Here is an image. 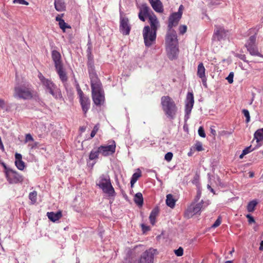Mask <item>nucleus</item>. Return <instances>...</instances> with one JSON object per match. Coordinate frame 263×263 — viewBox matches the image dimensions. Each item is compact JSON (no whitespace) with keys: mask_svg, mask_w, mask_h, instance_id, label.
Returning a JSON list of instances; mask_svg holds the SVG:
<instances>
[{"mask_svg":"<svg viewBox=\"0 0 263 263\" xmlns=\"http://www.w3.org/2000/svg\"><path fill=\"white\" fill-rule=\"evenodd\" d=\"M162 109L166 117L171 120L175 118L178 108L174 101L169 96H163L161 98Z\"/></svg>","mask_w":263,"mask_h":263,"instance_id":"1","label":"nucleus"},{"mask_svg":"<svg viewBox=\"0 0 263 263\" xmlns=\"http://www.w3.org/2000/svg\"><path fill=\"white\" fill-rule=\"evenodd\" d=\"M33 93L32 86L28 83H24L15 86L13 96L20 99L29 100L33 98Z\"/></svg>","mask_w":263,"mask_h":263,"instance_id":"2","label":"nucleus"},{"mask_svg":"<svg viewBox=\"0 0 263 263\" xmlns=\"http://www.w3.org/2000/svg\"><path fill=\"white\" fill-rule=\"evenodd\" d=\"M96 185L103 192L108 195L109 197H114L116 195V192L113 187L110 177L107 174H102L96 181Z\"/></svg>","mask_w":263,"mask_h":263,"instance_id":"3","label":"nucleus"},{"mask_svg":"<svg viewBox=\"0 0 263 263\" xmlns=\"http://www.w3.org/2000/svg\"><path fill=\"white\" fill-rule=\"evenodd\" d=\"M209 204V200L204 201L202 200L197 204L192 203L186 210L184 213L185 217L190 218L194 215L198 214L201 210H204Z\"/></svg>","mask_w":263,"mask_h":263,"instance_id":"4","label":"nucleus"},{"mask_svg":"<svg viewBox=\"0 0 263 263\" xmlns=\"http://www.w3.org/2000/svg\"><path fill=\"white\" fill-rule=\"evenodd\" d=\"M157 32L151 30L149 26H145L142 31L145 46L147 47H151L155 43Z\"/></svg>","mask_w":263,"mask_h":263,"instance_id":"5","label":"nucleus"},{"mask_svg":"<svg viewBox=\"0 0 263 263\" xmlns=\"http://www.w3.org/2000/svg\"><path fill=\"white\" fill-rule=\"evenodd\" d=\"M46 89L56 99L62 98L61 92L53 82L47 79L42 83Z\"/></svg>","mask_w":263,"mask_h":263,"instance_id":"6","label":"nucleus"},{"mask_svg":"<svg viewBox=\"0 0 263 263\" xmlns=\"http://www.w3.org/2000/svg\"><path fill=\"white\" fill-rule=\"evenodd\" d=\"M183 9V6L182 5H181L179 7L178 11L177 12L173 13L169 16L168 30H174L172 29L173 27L178 25L182 15Z\"/></svg>","mask_w":263,"mask_h":263,"instance_id":"7","label":"nucleus"},{"mask_svg":"<svg viewBox=\"0 0 263 263\" xmlns=\"http://www.w3.org/2000/svg\"><path fill=\"white\" fill-rule=\"evenodd\" d=\"M194 104V95L192 92L187 93L185 100L184 122L186 123L190 118V115Z\"/></svg>","mask_w":263,"mask_h":263,"instance_id":"8","label":"nucleus"},{"mask_svg":"<svg viewBox=\"0 0 263 263\" xmlns=\"http://www.w3.org/2000/svg\"><path fill=\"white\" fill-rule=\"evenodd\" d=\"M212 36L213 41H220L226 40L228 31L223 26L215 25Z\"/></svg>","mask_w":263,"mask_h":263,"instance_id":"9","label":"nucleus"},{"mask_svg":"<svg viewBox=\"0 0 263 263\" xmlns=\"http://www.w3.org/2000/svg\"><path fill=\"white\" fill-rule=\"evenodd\" d=\"M142 246H136L134 248L131 253L125 259V263H138L139 253L143 250Z\"/></svg>","mask_w":263,"mask_h":263,"instance_id":"10","label":"nucleus"},{"mask_svg":"<svg viewBox=\"0 0 263 263\" xmlns=\"http://www.w3.org/2000/svg\"><path fill=\"white\" fill-rule=\"evenodd\" d=\"M155 251L156 250L151 248L146 250L142 254H139L138 263H153Z\"/></svg>","mask_w":263,"mask_h":263,"instance_id":"11","label":"nucleus"},{"mask_svg":"<svg viewBox=\"0 0 263 263\" xmlns=\"http://www.w3.org/2000/svg\"><path fill=\"white\" fill-rule=\"evenodd\" d=\"M9 172L6 174L7 181L10 184H16L23 181V177L16 171L9 170Z\"/></svg>","mask_w":263,"mask_h":263,"instance_id":"12","label":"nucleus"},{"mask_svg":"<svg viewBox=\"0 0 263 263\" xmlns=\"http://www.w3.org/2000/svg\"><path fill=\"white\" fill-rule=\"evenodd\" d=\"M120 31L123 35H127L130 33L131 30V26L129 24V20L126 17L120 16Z\"/></svg>","mask_w":263,"mask_h":263,"instance_id":"13","label":"nucleus"},{"mask_svg":"<svg viewBox=\"0 0 263 263\" xmlns=\"http://www.w3.org/2000/svg\"><path fill=\"white\" fill-rule=\"evenodd\" d=\"M90 80L91 92L103 90L102 83L96 73L89 74Z\"/></svg>","mask_w":263,"mask_h":263,"instance_id":"14","label":"nucleus"},{"mask_svg":"<svg viewBox=\"0 0 263 263\" xmlns=\"http://www.w3.org/2000/svg\"><path fill=\"white\" fill-rule=\"evenodd\" d=\"M166 46L178 45L176 32L175 30H168L165 37Z\"/></svg>","mask_w":263,"mask_h":263,"instance_id":"15","label":"nucleus"},{"mask_svg":"<svg viewBox=\"0 0 263 263\" xmlns=\"http://www.w3.org/2000/svg\"><path fill=\"white\" fill-rule=\"evenodd\" d=\"M100 154L103 156L112 155L116 151V144L114 141L112 144L107 145H101L99 147Z\"/></svg>","mask_w":263,"mask_h":263,"instance_id":"16","label":"nucleus"},{"mask_svg":"<svg viewBox=\"0 0 263 263\" xmlns=\"http://www.w3.org/2000/svg\"><path fill=\"white\" fill-rule=\"evenodd\" d=\"M92 98L93 103L97 106L103 104L105 100L104 92L103 90L92 92Z\"/></svg>","mask_w":263,"mask_h":263,"instance_id":"17","label":"nucleus"},{"mask_svg":"<svg viewBox=\"0 0 263 263\" xmlns=\"http://www.w3.org/2000/svg\"><path fill=\"white\" fill-rule=\"evenodd\" d=\"M79 101L84 114L88 111L90 106V100L88 97L82 95L81 97H79Z\"/></svg>","mask_w":263,"mask_h":263,"instance_id":"18","label":"nucleus"},{"mask_svg":"<svg viewBox=\"0 0 263 263\" xmlns=\"http://www.w3.org/2000/svg\"><path fill=\"white\" fill-rule=\"evenodd\" d=\"M168 58L172 60L177 58L179 52L178 45L166 46Z\"/></svg>","mask_w":263,"mask_h":263,"instance_id":"19","label":"nucleus"},{"mask_svg":"<svg viewBox=\"0 0 263 263\" xmlns=\"http://www.w3.org/2000/svg\"><path fill=\"white\" fill-rule=\"evenodd\" d=\"M148 18L149 23L151 25V30L157 32L159 27V21L156 15L154 14L153 12H152L151 15L149 16Z\"/></svg>","mask_w":263,"mask_h":263,"instance_id":"20","label":"nucleus"},{"mask_svg":"<svg viewBox=\"0 0 263 263\" xmlns=\"http://www.w3.org/2000/svg\"><path fill=\"white\" fill-rule=\"evenodd\" d=\"M51 57L54 62L55 67L63 65L61 60V55L59 51L55 50H52L51 52Z\"/></svg>","mask_w":263,"mask_h":263,"instance_id":"21","label":"nucleus"},{"mask_svg":"<svg viewBox=\"0 0 263 263\" xmlns=\"http://www.w3.org/2000/svg\"><path fill=\"white\" fill-rule=\"evenodd\" d=\"M153 9L157 12L162 13L163 11L162 3L160 0H149Z\"/></svg>","mask_w":263,"mask_h":263,"instance_id":"22","label":"nucleus"},{"mask_svg":"<svg viewBox=\"0 0 263 263\" xmlns=\"http://www.w3.org/2000/svg\"><path fill=\"white\" fill-rule=\"evenodd\" d=\"M56 71L57 72L60 80L63 82H65L67 81L68 78L65 71L63 68V65L55 67Z\"/></svg>","mask_w":263,"mask_h":263,"instance_id":"23","label":"nucleus"},{"mask_svg":"<svg viewBox=\"0 0 263 263\" xmlns=\"http://www.w3.org/2000/svg\"><path fill=\"white\" fill-rule=\"evenodd\" d=\"M47 216L48 219L52 222H55L59 220L62 216V213L61 211H58L57 213L53 212H48Z\"/></svg>","mask_w":263,"mask_h":263,"instance_id":"24","label":"nucleus"},{"mask_svg":"<svg viewBox=\"0 0 263 263\" xmlns=\"http://www.w3.org/2000/svg\"><path fill=\"white\" fill-rule=\"evenodd\" d=\"M247 49L251 55L263 58V55L259 51L257 45L249 47Z\"/></svg>","mask_w":263,"mask_h":263,"instance_id":"25","label":"nucleus"},{"mask_svg":"<svg viewBox=\"0 0 263 263\" xmlns=\"http://www.w3.org/2000/svg\"><path fill=\"white\" fill-rule=\"evenodd\" d=\"M159 212V210L158 207H155L154 209L152 210L151 212L149 219L152 225H154L156 222V218L158 216Z\"/></svg>","mask_w":263,"mask_h":263,"instance_id":"26","label":"nucleus"},{"mask_svg":"<svg viewBox=\"0 0 263 263\" xmlns=\"http://www.w3.org/2000/svg\"><path fill=\"white\" fill-rule=\"evenodd\" d=\"M54 7L56 10L59 12L65 10L66 6L63 0H54Z\"/></svg>","mask_w":263,"mask_h":263,"instance_id":"27","label":"nucleus"},{"mask_svg":"<svg viewBox=\"0 0 263 263\" xmlns=\"http://www.w3.org/2000/svg\"><path fill=\"white\" fill-rule=\"evenodd\" d=\"M139 12H142L145 16L148 17L149 16L151 15L152 12H153L146 4H144L141 5Z\"/></svg>","mask_w":263,"mask_h":263,"instance_id":"28","label":"nucleus"},{"mask_svg":"<svg viewBox=\"0 0 263 263\" xmlns=\"http://www.w3.org/2000/svg\"><path fill=\"white\" fill-rule=\"evenodd\" d=\"M176 201L172 194H170L166 195V204L168 206L173 208L175 205Z\"/></svg>","mask_w":263,"mask_h":263,"instance_id":"29","label":"nucleus"},{"mask_svg":"<svg viewBox=\"0 0 263 263\" xmlns=\"http://www.w3.org/2000/svg\"><path fill=\"white\" fill-rule=\"evenodd\" d=\"M134 201L139 206H142L143 204V198L141 193H137L134 197Z\"/></svg>","mask_w":263,"mask_h":263,"instance_id":"30","label":"nucleus"},{"mask_svg":"<svg viewBox=\"0 0 263 263\" xmlns=\"http://www.w3.org/2000/svg\"><path fill=\"white\" fill-rule=\"evenodd\" d=\"M99 154L100 152L99 147L94 148L90 152L89 159L90 160H96L98 158Z\"/></svg>","mask_w":263,"mask_h":263,"instance_id":"31","label":"nucleus"},{"mask_svg":"<svg viewBox=\"0 0 263 263\" xmlns=\"http://www.w3.org/2000/svg\"><path fill=\"white\" fill-rule=\"evenodd\" d=\"M254 138L257 143L263 140V128H260L255 132Z\"/></svg>","mask_w":263,"mask_h":263,"instance_id":"32","label":"nucleus"},{"mask_svg":"<svg viewBox=\"0 0 263 263\" xmlns=\"http://www.w3.org/2000/svg\"><path fill=\"white\" fill-rule=\"evenodd\" d=\"M205 69L202 63H200L197 67V76L199 78L204 77Z\"/></svg>","mask_w":263,"mask_h":263,"instance_id":"33","label":"nucleus"},{"mask_svg":"<svg viewBox=\"0 0 263 263\" xmlns=\"http://www.w3.org/2000/svg\"><path fill=\"white\" fill-rule=\"evenodd\" d=\"M256 37L255 35H251V36H250L245 45L246 47L247 48H249V47H251L256 45Z\"/></svg>","mask_w":263,"mask_h":263,"instance_id":"34","label":"nucleus"},{"mask_svg":"<svg viewBox=\"0 0 263 263\" xmlns=\"http://www.w3.org/2000/svg\"><path fill=\"white\" fill-rule=\"evenodd\" d=\"M87 67L89 74L96 73L95 71L93 60L87 61Z\"/></svg>","mask_w":263,"mask_h":263,"instance_id":"35","label":"nucleus"},{"mask_svg":"<svg viewBox=\"0 0 263 263\" xmlns=\"http://www.w3.org/2000/svg\"><path fill=\"white\" fill-rule=\"evenodd\" d=\"M141 176V172H139V173H135L132 175V177L130 179V185L131 186L133 187V185L135 184V183L137 182L138 178Z\"/></svg>","mask_w":263,"mask_h":263,"instance_id":"36","label":"nucleus"},{"mask_svg":"<svg viewBox=\"0 0 263 263\" xmlns=\"http://www.w3.org/2000/svg\"><path fill=\"white\" fill-rule=\"evenodd\" d=\"M257 204V202L255 200L250 201L247 205L248 211L249 212H253Z\"/></svg>","mask_w":263,"mask_h":263,"instance_id":"37","label":"nucleus"},{"mask_svg":"<svg viewBox=\"0 0 263 263\" xmlns=\"http://www.w3.org/2000/svg\"><path fill=\"white\" fill-rule=\"evenodd\" d=\"M194 149L198 152H201L203 150L202 144L200 141H196L191 149Z\"/></svg>","mask_w":263,"mask_h":263,"instance_id":"38","label":"nucleus"},{"mask_svg":"<svg viewBox=\"0 0 263 263\" xmlns=\"http://www.w3.org/2000/svg\"><path fill=\"white\" fill-rule=\"evenodd\" d=\"M59 25L63 32H65L66 28H71L70 26L66 23L64 20H61V22L59 23Z\"/></svg>","mask_w":263,"mask_h":263,"instance_id":"39","label":"nucleus"},{"mask_svg":"<svg viewBox=\"0 0 263 263\" xmlns=\"http://www.w3.org/2000/svg\"><path fill=\"white\" fill-rule=\"evenodd\" d=\"M15 164L16 167L20 170H23L25 168V163L22 160L15 161Z\"/></svg>","mask_w":263,"mask_h":263,"instance_id":"40","label":"nucleus"},{"mask_svg":"<svg viewBox=\"0 0 263 263\" xmlns=\"http://www.w3.org/2000/svg\"><path fill=\"white\" fill-rule=\"evenodd\" d=\"M37 192L35 191L31 192L29 194V199L34 203L36 201Z\"/></svg>","mask_w":263,"mask_h":263,"instance_id":"41","label":"nucleus"},{"mask_svg":"<svg viewBox=\"0 0 263 263\" xmlns=\"http://www.w3.org/2000/svg\"><path fill=\"white\" fill-rule=\"evenodd\" d=\"M242 112L244 116L246 117V122L247 123H249L250 121V116L249 111L246 109H243L242 110Z\"/></svg>","mask_w":263,"mask_h":263,"instance_id":"42","label":"nucleus"},{"mask_svg":"<svg viewBox=\"0 0 263 263\" xmlns=\"http://www.w3.org/2000/svg\"><path fill=\"white\" fill-rule=\"evenodd\" d=\"M99 128V124H97L95 125V126L93 127L92 130L91 132L90 138H92L95 137V136L98 132Z\"/></svg>","mask_w":263,"mask_h":263,"instance_id":"43","label":"nucleus"},{"mask_svg":"<svg viewBox=\"0 0 263 263\" xmlns=\"http://www.w3.org/2000/svg\"><path fill=\"white\" fill-rule=\"evenodd\" d=\"M221 223V218L220 216L218 217L215 222L212 226V228H216L218 227Z\"/></svg>","mask_w":263,"mask_h":263,"instance_id":"44","label":"nucleus"},{"mask_svg":"<svg viewBox=\"0 0 263 263\" xmlns=\"http://www.w3.org/2000/svg\"><path fill=\"white\" fill-rule=\"evenodd\" d=\"M87 61L93 60V57L91 53V48L88 47L87 49Z\"/></svg>","mask_w":263,"mask_h":263,"instance_id":"45","label":"nucleus"},{"mask_svg":"<svg viewBox=\"0 0 263 263\" xmlns=\"http://www.w3.org/2000/svg\"><path fill=\"white\" fill-rule=\"evenodd\" d=\"M175 254L177 256H181L183 254V249L182 247H179L178 249L175 250Z\"/></svg>","mask_w":263,"mask_h":263,"instance_id":"46","label":"nucleus"},{"mask_svg":"<svg viewBox=\"0 0 263 263\" xmlns=\"http://www.w3.org/2000/svg\"><path fill=\"white\" fill-rule=\"evenodd\" d=\"M235 57L238 58L240 60H242L243 62L247 63H249V61L246 60V57L245 54L236 53L235 54Z\"/></svg>","mask_w":263,"mask_h":263,"instance_id":"47","label":"nucleus"},{"mask_svg":"<svg viewBox=\"0 0 263 263\" xmlns=\"http://www.w3.org/2000/svg\"><path fill=\"white\" fill-rule=\"evenodd\" d=\"M173 156V154L172 152H168L165 155V160L168 162H170L172 159Z\"/></svg>","mask_w":263,"mask_h":263,"instance_id":"48","label":"nucleus"},{"mask_svg":"<svg viewBox=\"0 0 263 263\" xmlns=\"http://www.w3.org/2000/svg\"><path fill=\"white\" fill-rule=\"evenodd\" d=\"M198 134L202 138H205L206 135L204 132V130L202 126L199 127L198 128Z\"/></svg>","mask_w":263,"mask_h":263,"instance_id":"49","label":"nucleus"},{"mask_svg":"<svg viewBox=\"0 0 263 263\" xmlns=\"http://www.w3.org/2000/svg\"><path fill=\"white\" fill-rule=\"evenodd\" d=\"M76 89L77 91V93L79 97H81L82 95H84L83 91L81 90L80 85L78 83H77L76 85Z\"/></svg>","mask_w":263,"mask_h":263,"instance_id":"50","label":"nucleus"},{"mask_svg":"<svg viewBox=\"0 0 263 263\" xmlns=\"http://www.w3.org/2000/svg\"><path fill=\"white\" fill-rule=\"evenodd\" d=\"M13 3L14 4L17 3V4H21V5H27V6L29 5L28 2H27V1H26L25 0H13Z\"/></svg>","mask_w":263,"mask_h":263,"instance_id":"51","label":"nucleus"},{"mask_svg":"<svg viewBox=\"0 0 263 263\" xmlns=\"http://www.w3.org/2000/svg\"><path fill=\"white\" fill-rule=\"evenodd\" d=\"M234 73L231 72L229 73V76L227 77L226 79L230 84H232L233 82Z\"/></svg>","mask_w":263,"mask_h":263,"instance_id":"52","label":"nucleus"},{"mask_svg":"<svg viewBox=\"0 0 263 263\" xmlns=\"http://www.w3.org/2000/svg\"><path fill=\"white\" fill-rule=\"evenodd\" d=\"M186 30L187 27L186 25H181L179 28V33L181 34H184L186 31Z\"/></svg>","mask_w":263,"mask_h":263,"instance_id":"53","label":"nucleus"},{"mask_svg":"<svg viewBox=\"0 0 263 263\" xmlns=\"http://www.w3.org/2000/svg\"><path fill=\"white\" fill-rule=\"evenodd\" d=\"M254 149V148H252L251 145L246 147L242 152L243 154H246V155L249 154Z\"/></svg>","mask_w":263,"mask_h":263,"instance_id":"54","label":"nucleus"},{"mask_svg":"<svg viewBox=\"0 0 263 263\" xmlns=\"http://www.w3.org/2000/svg\"><path fill=\"white\" fill-rule=\"evenodd\" d=\"M34 139L32 136L30 134H28L26 135L25 136V142H27L28 141H33Z\"/></svg>","mask_w":263,"mask_h":263,"instance_id":"55","label":"nucleus"},{"mask_svg":"<svg viewBox=\"0 0 263 263\" xmlns=\"http://www.w3.org/2000/svg\"><path fill=\"white\" fill-rule=\"evenodd\" d=\"M246 217L248 219V222L249 223L255 222L254 218L250 214H247Z\"/></svg>","mask_w":263,"mask_h":263,"instance_id":"56","label":"nucleus"},{"mask_svg":"<svg viewBox=\"0 0 263 263\" xmlns=\"http://www.w3.org/2000/svg\"><path fill=\"white\" fill-rule=\"evenodd\" d=\"M39 143L34 142L32 144H29L28 145L31 147V149H34L37 147Z\"/></svg>","mask_w":263,"mask_h":263,"instance_id":"57","label":"nucleus"},{"mask_svg":"<svg viewBox=\"0 0 263 263\" xmlns=\"http://www.w3.org/2000/svg\"><path fill=\"white\" fill-rule=\"evenodd\" d=\"M141 228H142V231L144 232H145L146 231L150 230L149 227L148 226H147L144 224H141Z\"/></svg>","mask_w":263,"mask_h":263,"instance_id":"58","label":"nucleus"},{"mask_svg":"<svg viewBox=\"0 0 263 263\" xmlns=\"http://www.w3.org/2000/svg\"><path fill=\"white\" fill-rule=\"evenodd\" d=\"M138 16L139 19L143 22H144L145 21V17H147V16H145L143 13H142V12L139 13Z\"/></svg>","mask_w":263,"mask_h":263,"instance_id":"59","label":"nucleus"},{"mask_svg":"<svg viewBox=\"0 0 263 263\" xmlns=\"http://www.w3.org/2000/svg\"><path fill=\"white\" fill-rule=\"evenodd\" d=\"M6 103L4 100L0 98V108L4 109L5 107Z\"/></svg>","mask_w":263,"mask_h":263,"instance_id":"60","label":"nucleus"},{"mask_svg":"<svg viewBox=\"0 0 263 263\" xmlns=\"http://www.w3.org/2000/svg\"><path fill=\"white\" fill-rule=\"evenodd\" d=\"M201 80H202V83L203 85V86L205 87H207V84H206V80H207V79H206V76H205L204 77H202V78H200Z\"/></svg>","mask_w":263,"mask_h":263,"instance_id":"61","label":"nucleus"},{"mask_svg":"<svg viewBox=\"0 0 263 263\" xmlns=\"http://www.w3.org/2000/svg\"><path fill=\"white\" fill-rule=\"evenodd\" d=\"M15 161L22 160V155L18 153L15 154Z\"/></svg>","mask_w":263,"mask_h":263,"instance_id":"62","label":"nucleus"},{"mask_svg":"<svg viewBox=\"0 0 263 263\" xmlns=\"http://www.w3.org/2000/svg\"><path fill=\"white\" fill-rule=\"evenodd\" d=\"M207 187H208V189L211 192L213 193V194H215V191L214 190V189L211 187V181H210V180H209V183L208 184V185H207Z\"/></svg>","mask_w":263,"mask_h":263,"instance_id":"63","label":"nucleus"},{"mask_svg":"<svg viewBox=\"0 0 263 263\" xmlns=\"http://www.w3.org/2000/svg\"><path fill=\"white\" fill-rule=\"evenodd\" d=\"M39 79L40 80L41 82H42V83L43 82V81H44L45 80H46L47 79L45 78L41 73H40L39 74Z\"/></svg>","mask_w":263,"mask_h":263,"instance_id":"64","label":"nucleus"}]
</instances>
